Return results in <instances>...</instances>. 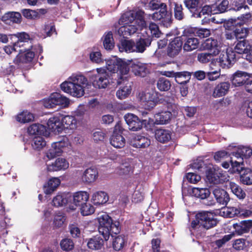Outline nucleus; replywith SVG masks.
Segmentation results:
<instances>
[{
    "mask_svg": "<svg viewBox=\"0 0 252 252\" xmlns=\"http://www.w3.org/2000/svg\"><path fill=\"white\" fill-rule=\"evenodd\" d=\"M132 71L136 75L145 77L148 72L146 65L140 62L134 63L131 65Z\"/></svg>",
    "mask_w": 252,
    "mask_h": 252,
    "instance_id": "obj_31",
    "label": "nucleus"
},
{
    "mask_svg": "<svg viewBox=\"0 0 252 252\" xmlns=\"http://www.w3.org/2000/svg\"><path fill=\"white\" fill-rule=\"evenodd\" d=\"M134 41L132 40H123L118 45L119 51L121 52H134Z\"/></svg>",
    "mask_w": 252,
    "mask_h": 252,
    "instance_id": "obj_37",
    "label": "nucleus"
},
{
    "mask_svg": "<svg viewBox=\"0 0 252 252\" xmlns=\"http://www.w3.org/2000/svg\"><path fill=\"white\" fill-rule=\"evenodd\" d=\"M177 114V112L174 110L173 113L169 111H162L155 114V123L158 125H163L168 123L173 116Z\"/></svg>",
    "mask_w": 252,
    "mask_h": 252,
    "instance_id": "obj_18",
    "label": "nucleus"
},
{
    "mask_svg": "<svg viewBox=\"0 0 252 252\" xmlns=\"http://www.w3.org/2000/svg\"><path fill=\"white\" fill-rule=\"evenodd\" d=\"M61 184L58 178L54 177L49 180L44 185V192L46 194H51Z\"/></svg>",
    "mask_w": 252,
    "mask_h": 252,
    "instance_id": "obj_25",
    "label": "nucleus"
},
{
    "mask_svg": "<svg viewBox=\"0 0 252 252\" xmlns=\"http://www.w3.org/2000/svg\"><path fill=\"white\" fill-rule=\"evenodd\" d=\"M199 41L196 38H189L183 45V49L187 52H190L197 49L198 47Z\"/></svg>",
    "mask_w": 252,
    "mask_h": 252,
    "instance_id": "obj_43",
    "label": "nucleus"
},
{
    "mask_svg": "<svg viewBox=\"0 0 252 252\" xmlns=\"http://www.w3.org/2000/svg\"><path fill=\"white\" fill-rule=\"evenodd\" d=\"M99 222L98 231L105 240H108L110 235L118 234L120 232L119 223L113 222L111 218L106 213H103L97 218Z\"/></svg>",
    "mask_w": 252,
    "mask_h": 252,
    "instance_id": "obj_5",
    "label": "nucleus"
},
{
    "mask_svg": "<svg viewBox=\"0 0 252 252\" xmlns=\"http://www.w3.org/2000/svg\"><path fill=\"white\" fill-rule=\"evenodd\" d=\"M192 194L196 197L204 199L210 195V191L207 188H193Z\"/></svg>",
    "mask_w": 252,
    "mask_h": 252,
    "instance_id": "obj_42",
    "label": "nucleus"
},
{
    "mask_svg": "<svg viewBox=\"0 0 252 252\" xmlns=\"http://www.w3.org/2000/svg\"><path fill=\"white\" fill-rule=\"evenodd\" d=\"M138 98L146 109H151L156 104L158 99V93L155 90H150L140 93Z\"/></svg>",
    "mask_w": 252,
    "mask_h": 252,
    "instance_id": "obj_8",
    "label": "nucleus"
},
{
    "mask_svg": "<svg viewBox=\"0 0 252 252\" xmlns=\"http://www.w3.org/2000/svg\"><path fill=\"white\" fill-rule=\"evenodd\" d=\"M81 213L83 216H88L92 214L94 212V207L90 204L85 203L81 206Z\"/></svg>",
    "mask_w": 252,
    "mask_h": 252,
    "instance_id": "obj_60",
    "label": "nucleus"
},
{
    "mask_svg": "<svg viewBox=\"0 0 252 252\" xmlns=\"http://www.w3.org/2000/svg\"><path fill=\"white\" fill-rule=\"evenodd\" d=\"M125 244V240L121 235L116 237L113 241V247L116 251L121 250Z\"/></svg>",
    "mask_w": 252,
    "mask_h": 252,
    "instance_id": "obj_57",
    "label": "nucleus"
},
{
    "mask_svg": "<svg viewBox=\"0 0 252 252\" xmlns=\"http://www.w3.org/2000/svg\"><path fill=\"white\" fill-rule=\"evenodd\" d=\"M68 145V142L66 138H64L63 140L53 143L51 146L55 151L58 152L57 154L59 156L61 155L63 152V149Z\"/></svg>",
    "mask_w": 252,
    "mask_h": 252,
    "instance_id": "obj_46",
    "label": "nucleus"
},
{
    "mask_svg": "<svg viewBox=\"0 0 252 252\" xmlns=\"http://www.w3.org/2000/svg\"><path fill=\"white\" fill-rule=\"evenodd\" d=\"M61 122L63 124V129L64 128L75 129L77 127V121L75 118L72 116L62 115Z\"/></svg>",
    "mask_w": 252,
    "mask_h": 252,
    "instance_id": "obj_30",
    "label": "nucleus"
},
{
    "mask_svg": "<svg viewBox=\"0 0 252 252\" xmlns=\"http://www.w3.org/2000/svg\"><path fill=\"white\" fill-rule=\"evenodd\" d=\"M204 47L207 49L211 50L213 49H215V50L217 51L216 49L217 48V41L215 39H213L212 38H208L204 43Z\"/></svg>",
    "mask_w": 252,
    "mask_h": 252,
    "instance_id": "obj_63",
    "label": "nucleus"
},
{
    "mask_svg": "<svg viewBox=\"0 0 252 252\" xmlns=\"http://www.w3.org/2000/svg\"><path fill=\"white\" fill-rule=\"evenodd\" d=\"M62 249L66 251L71 250L74 248V243L70 239H64L63 240L60 244Z\"/></svg>",
    "mask_w": 252,
    "mask_h": 252,
    "instance_id": "obj_61",
    "label": "nucleus"
},
{
    "mask_svg": "<svg viewBox=\"0 0 252 252\" xmlns=\"http://www.w3.org/2000/svg\"><path fill=\"white\" fill-rule=\"evenodd\" d=\"M206 179L210 183L220 184L226 179L223 171L220 168H210L206 171Z\"/></svg>",
    "mask_w": 252,
    "mask_h": 252,
    "instance_id": "obj_11",
    "label": "nucleus"
},
{
    "mask_svg": "<svg viewBox=\"0 0 252 252\" xmlns=\"http://www.w3.org/2000/svg\"><path fill=\"white\" fill-rule=\"evenodd\" d=\"M87 84V78L80 74H73L61 85V89L74 97H80L84 94V86Z\"/></svg>",
    "mask_w": 252,
    "mask_h": 252,
    "instance_id": "obj_3",
    "label": "nucleus"
},
{
    "mask_svg": "<svg viewBox=\"0 0 252 252\" xmlns=\"http://www.w3.org/2000/svg\"><path fill=\"white\" fill-rule=\"evenodd\" d=\"M234 31L235 35V38L237 39L245 38L248 35L249 32L248 28L244 27L237 28Z\"/></svg>",
    "mask_w": 252,
    "mask_h": 252,
    "instance_id": "obj_55",
    "label": "nucleus"
},
{
    "mask_svg": "<svg viewBox=\"0 0 252 252\" xmlns=\"http://www.w3.org/2000/svg\"><path fill=\"white\" fill-rule=\"evenodd\" d=\"M53 98L55 105H59L62 108H65L69 104V99L58 93H53Z\"/></svg>",
    "mask_w": 252,
    "mask_h": 252,
    "instance_id": "obj_41",
    "label": "nucleus"
},
{
    "mask_svg": "<svg viewBox=\"0 0 252 252\" xmlns=\"http://www.w3.org/2000/svg\"><path fill=\"white\" fill-rule=\"evenodd\" d=\"M21 12L25 18L29 19H35L39 18L40 16L36 11L30 9H22Z\"/></svg>",
    "mask_w": 252,
    "mask_h": 252,
    "instance_id": "obj_56",
    "label": "nucleus"
},
{
    "mask_svg": "<svg viewBox=\"0 0 252 252\" xmlns=\"http://www.w3.org/2000/svg\"><path fill=\"white\" fill-rule=\"evenodd\" d=\"M233 227L235 232L239 235L247 233L252 228V220H246L234 223Z\"/></svg>",
    "mask_w": 252,
    "mask_h": 252,
    "instance_id": "obj_21",
    "label": "nucleus"
},
{
    "mask_svg": "<svg viewBox=\"0 0 252 252\" xmlns=\"http://www.w3.org/2000/svg\"><path fill=\"white\" fill-rule=\"evenodd\" d=\"M235 58L234 52L231 50H227L226 51H223L220 53L217 60L222 68H229L233 64Z\"/></svg>",
    "mask_w": 252,
    "mask_h": 252,
    "instance_id": "obj_12",
    "label": "nucleus"
},
{
    "mask_svg": "<svg viewBox=\"0 0 252 252\" xmlns=\"http://www.w3.org/2000/svg\"><path fill=\"white\" fill-rule=\"evenodd\" d=\"M183 8L182 5L181 4L174 3V16L177 20H181L183 19L184 14L183 12Z\"/></svg>",
    "mask_w": 252,
    "mask_h": 252,
    "instance_id": "obj_59",
    "label": "nucleus"
},
{
    "mask_svg": "<svg viewBox=\"0 0 252 252\" xmlns=\"http://www.w3.org/2000/svg\"><path fill=\"white\" fill-rule=\"evenodd\" d=\"M28 131L31 135H42L46 132V127L41 124H35L29 126Z\"/></svg>",
    "mask_w": 252,
    "mask_h": 252,
    "instance_id": "obj_40",
    "label": "nucleus"
},
{
    "mask_svg": "<svg viewBox=\"0 0 252 252\" xmlns=\"http://www.w3.org/2000/svg\"><path fill=\"white\" fill-rule=\"evenodd\" d=\"M62 114H57L51 117L48 121L47 126L49 130L55 133H59L63 130L61 122Z\"/></svg>",
    "mask_w": 252,
    "mask_h": 252,
    "instance_id": "obj_15",
    "label": "nucleus"
},
{
    "mask_svg": "<svg viewBox=\"0 0 252 252\" xmlns=\"http://www.w3.org/2000/svg\"><path fill=\"white\" fill-rule=\"evenodd\" d=\"M33 119V115L28 111H23L16 116L17 121L22 123H29Z\"/></svg>",
    "mask_w": 252,
    "mask_h": 252,
    "instance_id": "obj_44",
    "label": "nucleus"
},
{
    "mask_svg": "<svg viewBox=\"0 0 252 252\" xmlns=\"http://www.w3.org/2000/svg\"><path fill=\"white\" fill-rule=\"evenodd\" d=\"M229 88L230 84L228 82H221L215 87L212 95L215 98L222 97L227 93Z\"/></svg>",
    "mask_w": 252,
    "mask_h": 252,
    "instance_id": "obj_23",
    "label": "nucleus"
},
{
    "mask_svg": "<svg viewBox=\"0 0 252 252\" xmlns=\"http://www.w3.org/2000/svg\"><path fill=\"white\" fill-rule=\"evenodd\" d=\"M89 198V194L86 191H80L73 195V203L76 206H81L86 203Z\"/></svg>",
    "mask_w": 252,
    "mask_h": 252,
    "instance_id": "obj_28",
    "label": "nucleus"
},
{
    "mask_svg": "<svg viewBox=\"0 0 252 252\" xmlns=\"http://www.w3.org/2000/svg\"><path fill=\"white\" fill-rule=\"evenodd\" d=\"M183 45V42L180 37L175 38L171 41L167 48V54L171 57H174L177 55L180 52Z\"/></svg>",
    "mask_w": 252,
    "mask_h": 252,
    "instance_id": "obj_17",
    "label": "nucleus"
},
{
    "mask_svg": "<svg viewBox=\"0 0 252 252\" xmlns=\"http://www.w3.org/2000/svg\"><path fill=\"white\" fill-rule=\"evenodd\" d=\"M200 0H185L184 3L190 12H194L200 5Z\"/></svg>",
    "mask_w": 252,
    "mask_h": 252,
    "instance_id": "obj_54",
    "label": "nucleus"
},
{
    "mask_svg": "<svg viewBox=\"0 0 252 252\" xmlns=\"http://www.w3.org/2000/svg\"><path fill=\"white\" fill-rule=\"evenodd\" d=\"M67 199L64 194H58L53 199V204L56 207L63 206L66 204Z\"/></svg>",
    "mask_w": 252,
    "mask_h": 252,
    "instance_id": "obj_53",
    "label": "nucleus"
},
{
    "mask_svg": "<svg viewBox=\"0 0 252 252\" xmlns=\"http://www.w3.org/2000/svg\"><path fill=\"white\" fill-rule=\"evenodd\" d=\"M65 217L63 214L62 213L57 214L54 217L53 221L54 227L57 228L62 227L65 222Z\"/></svg>",
    "mask_w": 252,
    "mask_h": 252,
    "instance_id": "obj_58",
    "label": "nucleus"
},
{
    "mask_svg": "<svg viewBox=\"0 0 252 252\" xmlns=\"http://www.w3.org/2000/svg\"><path fill=\"white\" fill-rule=\"evenodd\" d=\"M108 196L104 191H97L92 196V201L95 205L104 204L108 200Z\"/></svg>",
    "mask_w": 252,
    "mask_h": 252,
    "instance_id": "obj_32",
    "label": "nucleus"
},
{
    "mask_svg": "<svg viewBox=\"0 0 252 252\" xmlns=\"http://www.w3.org/2000/svg\"><path fill=\"white\" fill-rule=\"evenodd\" d=\"M117 174L120 176H126L132 173V167L128 164L121 165L115 169Z\"/></svg>",
    "mask_w": 252,
    "mask_h": 252,
    "instance_id": "obj_52",
    "label": "nucleus"
},
{
    "mask_svg": "<svg viewBox=\"0 0 252 252\" xmlns=\"http://www.w3.org/2000/svg\"><path fill=\"white\" fill-rule=\"evenodd\" d=\"M69 163L65 158H59L51 164L47 166V169L48 171H58L60 170H65L69 167Z\"/></svg>",
    "mask_w": 252,
    "mask_h": 252,
    "instance_id": "obj_16",
    "label": "nucleus"
},
{
    "mask_svg": "<svg viewBox=\"0 0 252 252\" xmlns=\"http://www.w3.org/2000/svg\"><path fill=\"white\" fill-rule=\"evenodd\" d=\"M92 80L94 86L99 89L106 88L109 84L108 73L103 68L96 69V73L93 76Z\"/></svg>",
    "mask_w": 252,
    "mask_h": 252,
    "instance_id": "obj_9",
    "label": "nucleus"
},
{
    "mask_svg": "<svg viewBox=\"0 0 252 252\" xmlns=\"http://www.w3.org/2000/svg\"><path fill=\"white\" fill-rule=\"evenodd\" d=\"M149 6L153 10L160 9L159 11L152 14V19L155 21H160L163 26L166 28L170 26L172 15L167 12V6L164 3L162 2L160 0H152Z\"/></svg>",
    "mask_w": 252,
    "mask_h": 252,
    "instance_id": "obj_6",
    "label": "nucleus"
},
{
    "mask_svg": "<svg viewBox=\"0 0 252 252\" xmlns=\"http://www.w3.org/2000/svg\"><path fill=\"white\" fill-rule=\"evenodd\" d=\"M131 90L130 85H126L125 86H122L117 91L116 96L120 99H125L130 94Z\"/></svg>",
    "mask_w": 252,
    "mask_h": 252,
    "instance_id": "obj_51",
    "label": "nucleus"
},
{
    "mask_svg": "<svg viewBox=\"0 0 252 252\" xmlns=\"http://www.w3.org/2000/svg\"><path fill=\"white\" fill-rule=\"evenodd\" d=\"M249 77V75L247 72L238 71L233 75L231 80L234 86H241L245 84Z\"/></svg>",
    "mask_w": 252,
    "mask_h": 252,
    "instance_id": "obj_20",
    "label": "nucleus"
},
{
    "mask_svg": "<svg viewBox=\"0 0 252 252\" xmlns=\"http://www.w3.org/2000/svg\"><path fill=\"white\" fill-rule=\"evenodd\" d=\"M155 138L161 143H165L171 139V132L165 129H158L155 131Z\"/></svg>",
    "mask_w": 252,
    "mask_h": 252,
    "instance_id": "obj_29",
    "label": "nucleus"
},
{
    "mask_svg": "<svg viewBox=\"0 0 252 252\" xmlns=\"http://www.w3.org/2000/svg\"><path fill=\"white\" fill-rule=\"evenodd\" d=\"M103 43L106 50H111L114 46L113 35L111 32L105 34L103 37Z\"/></svg>",
    "mask_w": 252,
    "mask_h": 252,
    "instance_id": "obj_48",
    "label": "nucleus"
},
{
    "mask_svg": "<svg viewBox=\"0 0 252 252\" xmlns=\"http://www.w3.org/2000/svg\"><path fill=\"white\" fill-rule=\"evenodd\" d=\"M239 173L241 174L240 179L241 182L245 185L252 184V170L250 168L244 169Z\"/></svg>",
    "mask_w": 252,
    "mask_h": 252,
    "instance_id": "obj_38",
    "label": "nucleus"
},
{
    "mask_svg": "<svg viewBox=\"0 0 252 252\" xmlns=\"http://www.w3.org/2000/svg\"><path fill=\"white\" fill-rule=\"evenodd\" d=\"M143 11H139L136 14L128 13L123 16L121 21L125 23L119 29L118 34L124 38L127 37L134 33L139 28H146V24L143 19Z\"/></svg>",
    "mask_w": 252,
    "mask_h": 252,
    "instance_id": "obj_1",
    "label": "nucleus"
},
{
    "mask_svg": "<svg viewBox=\"0 0 252 252\" xmlns=\"http://www.w3.org/2000/svg\"><path fill=\"white\" fill-rule=\"evenodd\" d=\"M217 223L214 213L203 211L196 215L195 219L191 222L189 230L193 234L201 235L206 230L215 226Z\"/></svg>",
    "mask_w": 252,
    "mask_h": 252,
    "instance_id": "obj_2",
    "label": "nucleus"
},
{
    "mask_svg": "<svg viewBox=\"0 0 252 252\" xmlns=\"http://www.w3.org/2000/svg\"><path fill=\"white\" fill-rule=\"evenodd\" d=\"M151 141L149 139L141 135L136 136L133 139L132 145L137 148H145L150 146Z\"/></svg>",
    "mask_w": 252,
    "mask_h": 252,
    "instance_id": "obj_34",
    "label": "nucleus"
},
{
    "mask_svg": "<svg viewBox=\"0 0 252 252\" xmlns=\"http://www.w3.org/2000/svg\"><path fill=\"white\" fill-rule=\"evenodd\" d=\"M111 145L114 148L120 149L123 148L126 144L125 138L116 131H114L110 139Z\"/></svg>",
    "mask_w": 252,
    "mask_h": 252,
    "instance_id": "obj_27",
    "label": "nucleus"
},
{
    "mask_svg": "<svg viewBox=\"0 0 252 252\" xmlns=\"http://www.w3.org/2000/svg\"><path fill=\"white\" fill-rule=\"evenodd\" d=\"M214 50L213 52L202 53L199 54L197 56L198 61L202 63H207L212 60L213 57L218 54L219 50Z\"/></svg>",
    "mask_w": 252,
    "mask_h": 252,
    "instance_id": "obj_45",
    "label": "nucleus"
},
{
    "mask_svg": "<svg viewBox=\"0 0 252 252\" xmlns=\"http://www.w3.org/2000/svg\"><path fill=\"white\" fill-rule=\"evenodd\" d=\"M230 162L234 172H240L243 168V158H248L252 155V150L247 147H239L232 154Z\"/></svg>",
    "mask_w": 252,
    "mask_h": 252,
    "instance_id": "obj_7",
    "label": "nucleus"
},
{
    "mask_svg": "<svg viewBox=\"0 0 252 252\" xmlns=\"http://www.w3.org/2000/svg\"><path fill=\"white\" fill-rule=\"evenodd\" d=\"M13 35L18 38V41L15 43V46H17V47L26 49L32 48V39L28 33L25 32H18Z\"/></svg>",
    "mask_w": 252,
    "mask_h": 252,
    "instance_id": "obj_14",
    "label": "nucleus"
},
{
    "mask_svg": "<svg viewBox=\"0 0 252 252\" xmlns=\"http://www.w3.org/2000/svg\"><path fill=\"white\" fill-rule=\"evenodd\" d=\"M158 89L160 91H168L171 87L170 81L164 77L160 78L157 83Z\"/></svg>",
    "mask_w": 252,
    "mask_h": 252,
    "instance_id": "obj_49",
    "label": "nucleus"
},
{
    "mask_svg": "<svg viewBox=\"0 0 252 252\" xmlns=\"http://www.w3.org/2000/svg\"><path fill=\"white\" fill-rule=\"evenodd\" d=\"M251 48V45L249 41L246 40H243L237 42L234 47L235 52L240 54H247Z\"/></svg>",
    "mask_w": 252,
    "mask_h": 252,
    "instance_id": "obj_35",
    "label": "nucleus"
},
{
    "mask_svg": "<svg viewBox=\"0 0 252 252\" xmlns=\"http://www.w3.org/2000/svg\"><path fill=\"white\" fill-rule=\"evenodd\" d=\"M103 245V240L99 237L95 236L88 240V247L92 250H99Z\"/></svg>",
    "mask_w": 252,
    "mask_h": 252,
    "instance_id": "obj_36",
    "label": "nucleus"
},
{
    "mask_svg": "<svg viewBox=\"0 0 252 252\" xmlns=\"http://www.w3.org/2000/svg\"><path fill=\"white\" fill-rule=\"evenodd\" d=\"M106 65L107 70L114 73V76L117 78V83L120 84L121 81L126 80L129 71L128 65L123 61L116 57L106 61Z\"/></svg>",
    "mask_w": 252,
    "mask_h": 252,
    "instance_id": "obj_4",
    "label": "nucleus"
},
{
    "mask_svg": "<svg viewBox=\"0 0 252 252\" xmlns=\"http://www.w3.org/2000/svg\"><path fill=\"white\" fill-rule=\"evenodd\" d=\"M213 193L217 202L220 204L226 205L229 201V197L227 192L218 187L213 189Z\"/></svg>",
    "mask_w": 252,
    "mask_h": 252,
    "instance_id": "obj_19",
    "label": "nucleus"
},
{
    "mask_svg": "<svg viewBox=\"0 0 252 252\" xmlns=\"http://www.w3.org/2000/svg\"><path fill=\"white\" fill-rule=\"evenodd\" d=\"M229 187L232 193L235 194L239 199H243L246 196L245 191L238 185L234 182L229 183Z\"/></svg>",
    "mask_w": 252,
    "mask_h": 252,
    "instance_id": "obj_39",
    "label": "nucleus"
},
{
    "mask_svg": "<svg viewBox=\"0 0 252 252\" xmlns=\"http://www.w3.org/2000/svg\"><path fill=\"white\" fill-rule=\"evenodd\" d=\"M151 43V39L148 38H140L135 42L134 45V52L143 53L146 48L149 47Z\"/></svg>",
    "mask_w": 252,
    "mask_h": 252,
    "instance_id": "obj_24",
    "label": "nucleus"
},
{
    "mask_svg": "<svg viewBox=\"0 0 252 252\" xmlns=\"http://www.w3.org/2000/svg\"><path fill=\"white\" fill-rule=\"evenodd\" d=\"M124 119L129 129L132 131L139 130L141 129L143 125L153 122V121L151 122L150 118L149 119V120L143 119L141 121L137 116L130 113L125 115Z\"/></svg>",
    "mask_w": 252,
    "mask_h": 252,
    "instance_id": "obj_10",
    "label": "nucleus"
},
{
    "mask_svg": "<svg viewBox=\"0 0 252 252\" xmlns=\"http://www.w3.org/2000/svg\"><path fill=\"white\" fill-rule=\"evenodd\" d=\"M231 0H222V1L217 6V10L220 13H223L230 9V5L229 1Z\"/></svg>",
    "mask_w": 252,
    "mask_h": 252,
    "instance_id": "obj_62",
    "label": "nucleus"
},
{
    "mask_svg": "<svg viewBox=\"0 0 252 252\" xmlns=\"http://www.w3.org/2000/svg\"><path fill=\"white\" fill-rule=\"evenodd\" d=\"M148 30L150 31L151 36L155 37H159L161 34L159 30L158 26L154 23H150L148 27Z\"/></svg>",
    "mask_w": 252,
    "mask_h": 252,
    "instance_id": "obj_64",
    "label": "nucleus"
},
{
    "mask_svg": "<svg viewBox=\"0 0 252 252\" xmlns=\"http://www.w3.org/2000/svg\"><path fill=\"white\" fill-rule=\"evenodd\" d=\"M31 144L33 149L39 151L46 146V143L42 137L35 136L32 139Z\"/></svg>",
    "mask_w": 252,
    "mask_h": 252,
    "instance_id": "obj_50",
    "label": "nucleus"
},
{
    "mask_svg": "<svg viewBox=\"0 0 252 252\" xmlns=\"http://www.w3.org/2000/svg\"><path fill=\"white\" fill-rule=\"evenodd\" d=\"M191 73L188 71L177 72L176 81L179 84H186L190 79Z\"/></svg>",
    "mask_w": 252,
    "mask_h": 252,
    "instance_id": "obj_47",
    "label": "nucleus"
},
{
    "mask_svg": "<svg viewBox=\"0 0 252 252\" xmlns=\"http://www.w3.org/2000/svg\"><path fill=\"white\" fill-rule=\"evenodd\" d=\"M1 20L7 24H19L21 22L22 16L18 12H8L2 16Z\"/></svg>",
    "mask_w": 252,
    "mask_h": 252,
    "instance_id": "obj_22",
    "label": "nucleus"
},
{
    "mask_svg": "<svg viewBox=\"0 0 252 252\" xmlns=\"http://www.w3.org/2000/svg\"><path fill=\"white\" fill-rule=\"evenodd\" d=\"M31 49L24 48L19 49V53L14 60V63L19 64L20 63H27L32 62L35 54L34 51H30Z\"/></svg>",
    "mask_w": 252,
    "mask_h": 252,
    "instance_id": "obj_13",
    "label": "nucleus"
},
{
    "mask_svg": "<svg viewBox=\"0 0 252 252\" xmlns=\"http://www.w3.org/2000/svg\"><path fill=\"white\" fill-rule=\"evenodd\" d=\"M98 177V171L96 169L89 168L84 172L82 176V180L86 183H91L95 181Z\"/></svg>",
    "mask_w": 252,
    "mask_h": 252,
    "instance_id": "obj_26",
    "label": "nucleus"
},
{
    "mask_svg": "<svg viewBox=\"0 0 252 252\" xmlns=\"http://www.w3.org/2000/svg\"><path fill=\"white\" fill-rule=\"evenodd\" d=\"M223 213H225L227 217L229 218H232L238 215L248 216L251 214V212L249 211H247L246 213H244L240 208L235 207H227L224 209Z\"/></svg>",
    "mask_w": 252,
    "mask_h": 252,
    "instance_id": "obj_33",
    "label": "nucleus"
}]
</instances>
